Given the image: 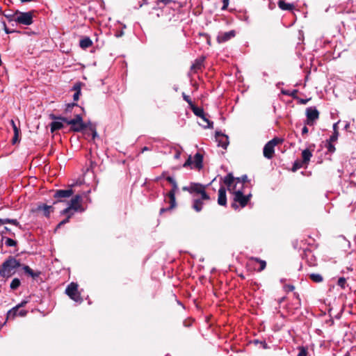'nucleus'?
Returning <instances> with one entry per match:
<instances>
[{
	"label": "nucleus",
	"mask_w": 356,
	"mask_h": 356,
	"mask_svg": "<svg viewBox=\"0 0 356 356\" xmlns=\"http://www.w3.org/2000/svg\"><path fill=\"white\" fill-rule=\"evenodd\" d=\"M346 284V278L343 277H339L337 281V285L339 286L340 287H341L342 289H345Z\"/></svg>",
	"instance_id": "44"
},
{
	"label": "nucleus",
	"mask_w": 356,
	"mask_h": 356,
	"mask_svg": "<svg viewBox=\"0 0 356 356\" xmlns=\"http://www.w3.org/2000/svg\"><path fill=\"white\" fill-rule=\"evenodd\" d=\"M65 293L74 301L81 302L83 301L80 293L78 291V284L75 282H71L65 289Z\"/></svg>",
	"instance_id": "8"
},
{
	"label": "nucleus",
	"mask_w": 356,
	"mask_h": 356,
	"mask_svg": "<svg viewBox=\"0 0 356 356\" xmlns=\"http://www.w3.org/2000/svg\"><path fill=\"white\" fill-rule=\"evenodd\" d=\"M71 125L70 131L74 132H80L87 128L86 124H69Z\"/></svg>",
	"instance_id": "26"
},
{
	"label": "nucleus",
	"mask_w": 356,
	"mask_h": 356,
	"mask_svg": "<svg viewBox=\"0 0 356 356\" xmlns=\"http://www.w3.org/2000/svg\"><path fill=\"white\" fill-rule=\"evenodd\" d=\"M92 45V41L89 37H84L79 42V46L81 48L86 49Z\"/></svg>",
	"instance_id": "24"
},
{
	"label": "nucleus",
	"mask_w": 356,
	"mask_h": 356,
	"mask_svg": "<svg viewBox=\"0 0 356 356\" xmlns=\"http://www.w3.org/2000/svg\"><path fill=\"white\" fill-rule=\"evenodd\" d=\"M28 300H22L20 303L13 307L7 312V319H14L16 316H25L27 314V311L25 309H20L24 307Z\"/></svg>",
	"instance_id": "6"
},
{
	"label": "nucleus",
	"mask_w": 356,
	"mask_h": 356,
	"mask_svg": "<svg viewBox=\"0 0 356 356\" xmlns=\"http://www.w3.org/2000/svg\"><path fill=\"white\" fill-rule=\"evenodd\" d=\"M3 29H4V31H5V32H6V33H7V34L13 33H20L19 31H16V30H10V29H9L6 26V22H3Z\"/></svg>",
	"instance_id": "48"
},
{
	"label": "nucleus",
	"mask_w": 356,
	"mask_h": 356,
	"mask_svg": "<svg viewBox=\"0 0 356 356\" xmlns=\"http://www.w3.org/2000/svg\"><path fill=\"white\" fill-rule=\"evenodd\" d=\"M174 208H170V205L168 207H166V208L163 207V208H161L160 209L159 214L162 215L163 213H165L166 211H171Z\"/></svg>",
	"instance_id": "52"
},
{
	"label": "nucleus",
	"mask_w": 356,
	"mask_h": 356,
	"mask_svg": "<svg viewBox=\"0 0 356 356\" xmlns=\"http://www.w3.org/2000/svg\"><path fill=\"white\" fill-rule=\"evenodd\" d=\"M1 15H3L9 22H15L17 17L16 11L13 13H5L2 11V13Z\"/></svg>",
	"instance_id": "33"
},
{
	"label": "nucleus",
	"mask_w": 356,
	"mask_h": 356,
	"mask_svg": "<svg viewBox=\"0 0 356 356\" xmlns=\"http://www.w3.org/2000/svg\"><path fill=\"white\" fill-rule=\"evenodd\" d=\"M253 343L254 344H259L261 345V346L262 347V348L264 349H268L269 347L267 344V343L266 342V341H260V340H258V339H255L253 341Z\"/></svg>",
	"instance_id": "42"
},
{
	"label": "nucleus",
	"mask_w": 356,
	"mask_h": 356,
	"mask_svg": "<svg viewBox=\"0 0 356 356\" xmlns=\"http://www.w3.org/2000/svg\"><path fill=\"white\" fill-rule=\"evenodd\" d=\"M37 210L42 211L44 216L47 218H49L50 213L54 211V207L52 206H48L45 204H40L38 206Z\"/></svg>",
	"instance_id": "16"
},
{
	"label": "nucleus",
	"mask_w": 356,
	"mask_h": 356,
	"mask_svg": "<svg viewBox=\"0 0 356 356\" xmlns=\"http://www.w3.org/2000/svg\"><path fill=\"white\" fill-rule=\"evenodd\" d=\"M303 166L307 167V165L305 163H302V160H296L293 163L292 170L295 172Z\"/></svg>",
	"instance_id": "34"
},
{
	"label": "nucleus",
	"mask_w": 356,
	"mask_h": 356,
	"mask_svg": "<svg viewBox=\"0 0 356 356\" xmlns=\"http://www.w3.org/2000/svg\"><path fill=\"white\" fill-rule=\"evenodd\" d=\"M299 353L298 354V356H307V349L304 346H300L298 347Z\"/></svg>",
	"instance_id": "43"
},
{
	"label": "nucleus",
	"mask_w": 356,
	"mask_h": 356,
	"mask_svg": "<svg viewBox=\"0 0 356 356\" xmlns=\"http://www.w3.org/2000/svg\"><path fill=\"white\" fill-rule=\"evenodd\" d=\"M49 118L51 120H53L54 121L62 120V121H64L65 123H66V121H67V118L63 117L61 115H56L54 114H50L49 115Z\"/></svg>",
	"instance_id": "40"
},
{
	"label": "nucleus",
	"mask_w": 356,
	"mask_h": 356,
	"mask_svg": "<svg viewBox=\"0 0 356 356\" xmlns=\"http://www.w3.org/2000/svg\"><path fill=\"white\" fill-rule=\"evenodd\" d=\"M90 129L92 132V138L95 139L96 137H97V133L96 129L95 127H91L90 128Z\"/></svg>",
	"instance_id": "59"
},
{
	"label": "nucleus",
	"mask_w": 356,
	"mask_h": 356,
	"mask_svg": "<svg viewBox=\"0 0 356 356\" xmlns=\"http://www.w3.org/2000/svg\"><path fill=\"white\" fill-rule=\"evenodd\" d=\"M18 141H19V135L14 134V136L12 140L13 144H15Z\"/></svg>",
	"instance_id": "60"
},
{
	"label": "nucleus",
	"mask_w": 356,
	"mask_h": 356,
	"mask_svg": "<svg viewBox=\"0 0 356 356\" xmlns=\"http://www.w3.org/2000/svg\"><path fill=\"white\" fill-rule=\"evenodd\" d=\"M325 146H326V147L327 149V151L329 152H330V153L334 152L336 149H335L334 145L332 144V143L327 141V143H326Z\"/></svg>",
	"instance_id": "46"
},
{
	"label": "nucleus",
	"mask_w": 356,
	"mask_h": 356,
	"mask_svg": "<svg viewBox=\"0 0 356 356\" xmlns=\"http://www.w3.org/2000/svg\"><path fill=\"white\" fill-rule=\"evenodd\" d=\"M73 90L75 91L73 95L74 101H78L79 96L81 95V83H77L73 86Z\"/></svg>",
	"instance_id": "30"
},
{
	"label": "nucleus",
	"mask_w": 356,
	"mask_h": 356,
	"mask_svg": "<svg viewBox=\"0 0 356 356\" xmlns=\"http://www.w3.org/2000/svg\"><path fill=\"white\" fill-rule=\"evenodd\" d=\"M13 131H14V134L15 135H19V131H20L19 128H18V127L15 128V129H13Z\"/></svg>",
	"instance_id": "64"
},
{
	"label": "nucleus",
	"mask_w": 356,
	"mask_h": 356,
	"mask_svg": "<svg viewBox=\"0 0 356 356\" xmlns=\"http://www.w3.org/2000/svg\"><path fill=\"white\" fill-rule=\"evenodd\" d=\"M171 2V0H157L156 1V6L153 7V9H157L159 7L161 3H163L164 6L170 3Z\"/></svg>",
	"instance_id": "41"
},
{
	"label": "nucleus",
	"mask_w": 356,
	"mask_h": 356,
	"mask_svg": "<svg viewBox=\"0 0 356 356\" xmlns=\"http://www.w3.org/2000/svg\"><path fill=\"white\" fill-rule=\"evenodd\" d=\"M298 102L299 104H306L308 101L309 100V99H301V98H299L298 99H296Z\"/></svg>",
	"instance_id": "55"
},
{
	"label": "nucleus",
	"mask_w": 356,
	"mask_h": 356,
	"mask_svg": "<svg viewBox=\"0 0 356 356\" xmlns=\"http://www.w3.org/2000/svg\"><path fill=\"white\" fill-rule=\"evenodd\" d=\"M191 110L196 116L202 118L207 123V124L202 125L204 129H212L213 127V122L209 120L208 114L204 113L202 108L193 106Z\"/></svg>",
	"instance_id": "9"
},
{
	"label": "nucleus",
	"mask_w": 356,
	"mask_h": 356,
	"mask_svg": "<svg viewBox=\"0 0 356 356\" xmlns=\"http://www.w3.org/2000/svg\"><path fill=\"white\" fill-rule=\"evenodd\" d=\"M74 193V191L72 188L66 189V190H57L55 191L54 194V197L58 200V202H61L63 198H67L72 196Z\"/></svg>",
	"instance_id": "14"
},
{
	"label": "nucleus",
	"mask_w": 356,
	"mask_h": 356,
	"mask_svg": "<svg viewBox=\"0 0 356 356\" xmlns=\"http://www.w3.org/2000/svg\"><path fill=\"white\" fill-rule=\"evenodd\" d=\"M85 124L83 121V117L81 114H76L73 119L67 118L66 124Z\"/></svg>",
	"instance_id": "25"
},
{
	"label": "nucleus",
	"mask_w": 356,
	"mask_h": 356,
	"mask_svg": "<svg viewBox=\"0 0 356 356\" xmlns=\"http://www.w3.org/2000/svg\"><path fill=\"white\" fill-rule=\"evenodd\" d=\"M177 191H170L165 196L168 197L170 200L169 202L170 204V208H175L177 206L176 197L175 195Z\"/></svg>",
	"instance_id": "23"
},
{
	"label": "nucleus",
	"mask_w": 356,
	"mask_h": 356,
	"mask_svg": "<svg viewBox=\"0 0 356 356\" xmlns=\"http://www.w3.org/2000/svg\"><path fill=\"white\" fill-rule=\"evenodd\" d=\"M307 120L305 124L313 126L316 120L319 118V112L315 106H310L306 109Z\"/></svg>",
	"instance_id": "10"
},
{
	"label": "nucleus",
	"mask_w": 356,
	"mask_h": 356,
	"mask_svg": "<svg viewBox=\"0 0 356 356\" xmlns=\"http://www.w3.org/2000/svg\"><path fill=\"white\" fill-rule=\"evenodd\" d=\"M235 179H236V185L234 186V187L233 188H236V185H237L238 184H241V188H243V184H244L245 182H247V181H248V176H247L246 175H243V176H242V177H236V178H235Z\"/></svg>",
	"instance_id": "36"
},
{
	"label": "nucleus",
	"mask_w": 356,
	"mask_h": 356,
	"mask_svg": "<svg viewBox=\"0 0 356 356\" xmlns=\"http://www.w3.org/2000/svg\"><path fill=\"white\" fill-rule=\"evenodd\" d=\"M232 190H233V193L234 195V202L232 203L231 207L233 209H236L238 208V205L236 204V202H238L241 207H245L250 200L251 194L245 195L243 194V191L242 188H239L238 190H236V188H233Z\"/></svg>",
	"instance_id": "3"
},
{
	"label": "nucleus",
	"mask_w": 356,
	"mask_h": 356,
	"mask_svg": "<svg viewBox=\"0 0 356 356\" xmlns=\"http://www.w3.org/2000/svg\"><path fill=\"white\" fill-rule=\"evenodd\" d=\"M10 218H0V225L10 223Z\"/></svg>",
	"instance_id": "58"
},
{
	"label": "nucleus",
	"mask_w": 356,
	"mask_h": 356,
	"mask_svg": "<svg viewBox=\"0 0 356 356\" xmlns=\"http://www.w3.org/2000/svg\"><path fill=\"white\" fill-rule=\"evenodd\" d=\"M181 152L179 149H176L175 154L174 155V159H179L181 156Z\"/></svg>",
	"instance_id": "56"
},
{
	"label": "nucleus",
	"mask_w": 356,
	"mask_h": 356,
	"mask_svg": "<svg viewBox=\"0 0 356 356\" xmlns=\"http://www.w3.org/2000/svg\"><path fill=\"white\" fill-rule=\"evenodd\" d=\"M282 142V139L277 137L268 141L264 147V156L268 159H272L274 155L275 145L281 143Z\"/></svg>",
	"instance_id": "5"
},
{
	"label": "nucleus",
	"mask_w": 356,
	"mask_h": 356,
	"mask_svg": "<svg viewBox=\"0 0 356 356\" xmlns=\"http://www.w3.org/2000/svg\"><path fill=\"white\" fill-rule=\"evenodd\" d=\"M304 254L309 266H314L316 265V259L310 250H305Z\"/></svg>",
	"instance_id": "19"
},
{
	"label": "nucleus",
	"mask_w": 356,
	"mask_h": 356,
	"mask_svg": "<svg viewBox=\"0 0 356 356\" xmlns=\"http://www.w3.org/2000/svg\"><path fill=\"white\" fill-rule=\"evenodd\" d=\"M21 268L24 270L25 273H26L29 276L31 277L33 279L38 277L41 273L40 271L35 272L29 266L22 264Z\"/></svg>",
	"instance_id": "17"
},
{
	"label": "nucleus",
	"mask_w": 356,
	"mask_h": 356,
	"mask_svg": "<svg viewBox=\"0 0 356 356\" xmlns=\"http://www.w3.org/2000/svg\"><path fill=\"white\" fill-rule=\"evenodd\" d=\"M204 57H201L195 60L194 63L191 66V70L196 72L200 70L204 65Z\"/></svg>",
	"instance_id": "18"
},
{
	"label": "nucleus",
	"mask_w": 356,
	"mask_h": 356,
	"mask_svg": "<svg viewBox=\"0 0 356 356\" xmlns=\"http://www.w3.org/2000/svg\"><path fill=\"white\" fill-rule=\"evenodd\" d=\"M166 174H167V172H166V171H163V172H162V174L161 175V176L157 177L155 179V181H159L160 179H161L162 178H165V177H165Z\"/></svg>",
	"instance_id": "57"
},
{
	"label": "nucleus",
	"mask_w": 356,
	"mask_h": 356,
	"mask_svg": "<svg viewBox=\"0 0 356 356\" xmlns=\"http://www.w3.org/2000/svg\"><path fill=\"white\" fill-rule=\"evenodd\" d=\"M123 35H124V31H118V32L115 33V36H116L117 38L122 37Z\"/></svg>",
	"instance_id": "62"
},
{
	"label": "nucleus",
	"mask_w": 356,
	"mask_h": 356,
	"mask_svg": "<svg viewBox=\"0 0 356 356\" xmlns=\"http://www.w3.org/2000/svg\"><path fill=\"white\" fill-rule=\"evenodd\" d=\"M340 121H338L337 122L334 123L333 124V131L334 132H335V131H338V124L339 123Z\"/></svg>",
	"instance_id": "63"
},
{
	"label": "nucleus",
	"mask_w": 356,
	"mask_h": 356,
	"mask_svg": "<svg viewBox=\"0 0 356 356\" xmlns=\"http://www.w3.org/2000/svg\"><path fill=\"white\" fill-rule=\"evenodd\" d=\"M63 122H65L62 121V120H57V121L51 122L49 124L50 129H51V132L54 133L56 131L63 129L64 127Z\"/></svg>",
	"instance_id": "20"
},
{
	"label": "nucleus",
	"mask_w": 356,
	"mask_h": 356,
	"mask_svg": "<svg viewBox=\"0 0 356 356\" xmlns=\"http://www.w3.org/2000/svg\"><path fill=\"white\" fill-rule=\"evenodd\" d=\"M0 234L2 236H3V234H8L11 236H15V234L13 232H12L11 230L9 228H8L7 227H5L3 228V229L1 232Z\"/></svg>",
	"instance_id": "49"
},
{
	"label": "nucleus",
	"mask_w": 356,
	"mask_h": 356,
	"mask_svg": "<svg viewBox=\"0 0 356 356\" xmlns=\"http://www.w3.org/2000/svg\"><path fill=\"white\" fill-rule=\"evenodd\" d=\"M277 6L282 10H292L294 8L293 3H286L284 0H280L277 3Z\"/></svg>",
	"instance_id": "21"
},
{
	"label": "nucleus",
	"mask_w": 356,
	"mask_h": 356,
	"mask_svg": "<svg viewBox=\"0 0 356 356\" xmlns=\"http://www.w3.org/2000/svg\"><path fill=\"white\" fill-rule=\"evenodd\" d=\"M218 204L220 206H226L227 204L226 189L222 186L218 190Z\"/></svg>",
	"instance_id": "15"
},
{
	"label": "nucleus",
	"mask_w": 356,
	"mask_h": 356,
	"mask_svg": "<svg viewBox=\"0 0 356 356\" xmlns=\"http://www.w3.org/2000/svg\"><path fill=\"white\" fill-rule=\"evenodd\" d=\"M251 260L258 262L260 264L259 268L257 270L259 272L264 270L266 267V262L264 260L258 257H252Z\"/></svg>",
	"instance_id": "32"
},
{
	"label": "nucleus",
	"mask_w": 356,
	"mask_h": 356,
	"mask_svg": "<svg viewBox=\"0 0 356 356\" xmlns=\"http://www.w3.org/2000/svg\"><path fill=\"white\" fill-rule=\"evenodd\" d=\"M71 210H73L70 206H68L67 208L64 209L63 210H62L60 213V215H67V216L70 214L71 213H72L71 211Z\"/></svg>",
	"instance_id": "50"
},
{
	"label": "nucleus",
	"mask_w": 356,
	"mask_h": 356,
	"mask_svg": "<svg viewBox=\"0 0 356 356\" xmlns=\"http://www.w3.org/2000/svg\"><path fill=\"white\" fill-rule=\"evenodd\" d=\"M235 36H236V31L234 30H231L227 32L221 31V32L218 33L217 38H216V40L218 43H224V42L229 41V40L234 38Z\"/></svg>",
	"instance_id": "13"
},
{
	"label": "nucleus",
	"mask_w": 356,
	"mask_h": 356,
	"mask_svg": "<svg viewBox=\"0 0 356 356\" xmlns=\"http://www.w3.org/2000/svg\"><path fill=\"white\" fill-rule=\"evenodd\" d=\"M339 136V132L338 131H335V132H333L332 135L330 137L329 140L327 141L333 143L335 142Z\"/></svg>",
	"instance_id": "47"
},
{
	"label": "nucleus",
	"mask_w": 356,
	"mask_h": 356,
	"mask_svg": "<svg viewBox=\"0 0 356 356\" xmlns=\"http://www.w3.org/2000/svg\"><path fill=\"white\" fill-rule=\"evenodd\" d=\"M281 92L284 95L291 97L294 99H298V97L297 96L298 90L296 89H293L292 90L282 89Z\"/></svg>",
	"instance_id": "28"
},
{
	"label": "nucleus",
	"mask_w": 356,
	"mask_h": 356,
	"mask_svg": "<svg viewBox=\"0 0 356 356\" xmlns=\"http://www.w3.org/2000/svg\"><path fill=\"white\" fill-rule=\"evenodd\" d=\"M21 284V282L18 278H14L10 284V287L12 290H16Z\"/></svg>",
	"instance_id": "37"
},
{
	"label": "nucleus",
	"mask_w": 356,
	"mask_h": 356,
	"mask_svg": "<svg viewBox=\"0 0 356 356\" xmlns=\"http://www.w3.org/2000/svg\"><path fill=\"white\" fill-rule=\"evenodd\" d=\"M74 107H79L78 106V104H76V103H71V104H67L66 105V108L65 109V113H72V111H73V108Z\"/></svg>",
	"instance_id": "39"
},
{
	"label": "nucleus",
	"mask_w": 356,
	"mask_h": 356,
	"mask_svg": "<svg viewBox=\"0 0 356 356\" xmlns=\"http://www.w3.org/2000/svg\"><path fill=\"white\" fill-rule=\"evenodd\" d=\"M194 164V167L198 170H200L203 167V155L200 152H197L194 157L193 161L192 160L191 156H189L188 159L185 161V163L182 165L183 168H192V165Z\"/></svg>",
	"instance_id": "7"
},
{
	"label": "nucleus",
	"mask_w": 356,
	"mask_h": 356,
	"mask_svg": "<svg viewBox=\"0 0 356 356\" xmlns=\"http://www.w3.org/2000/svg\"><path fill=\"white\" fill-rule=\"evenodd\" d=\"M309 130L307 126H304L302 129V135L304 136L308 133Z\"/></svg>",
	"instance_id": "61"
},
{
	"label": "nucleus",
	"mask_w": 356,
	"mask_h": 356,
	"mask_svg": "<svg viewBox=\"0 0 356 356\" xmlns=\"http://www.w3.org/2000/svg\"><path fill=\"white\" fill-rule=\"evenodd\" d=\"M309 277L315 283H321L323 281V276L318 273H311Z\"/></svg>",
	"instance_id": "31"
},
{
	"label": "nucleus",
	"mask_w": 356,
	"mask_h": 356,
	"mask_svg": "<svg viewBox=\"0 0 356 356\" xmlns=\"http://www.w3.org/2000/svg\"><path fill=\"white\" fill-rule=\"evenodd\" d=\"M3 240H5V244L8 247L16 246L17 244L16 241L10 238L2 236L1 241H3Z\"/></svg>",
	"instance_id": "35"
},
{
	"label": "nucleus",
	"mask_w": 356,
	"mask_h": 356,
	"mask_svg": "<svg viewBox=\"0 0 356 356\" xmlns=\"http://www.w3.org/2000/svg\"><path fill=\"white\" fill-rule=\"evenodd\" d=\"M74 215V213H71L69 214L64 220L60 221L56 226V230L59 229L61 226L64 225L65 224L67 223L70 220V218Z\"/></svg>",
	"instance_id": "38"
},
{
	"label": "nucleus",
	"mask_w": 356,
	"mask_h": 356,
	"mask_svg": "<svg viewBox=\"0 0 356 356\" xmlns=\"http://www.w3.org/2000/svg\"><path fill=\"white\" fill-rule=\"evenodd\" d=\"M34 10L29 12H21L18 10H16L17 17L15 23L25 26H29L33 23V14Z\"/></svg>",
	"instance_id": "4"
},
{
	"label": "nucleus",
	"mask_w": 356,
	"mask_h": 356,
	"mask_svg": "<svg viewBox=\"0 0 356 356\" xmlns=\"http://www.w3.org/2000/svg\"><path fill=\"white\" fill-rule=\"evenodd\" d=\"M236 181L235 177H234L232 173L227 174L224 177V183L225 185L227 186L228 188H230L232 185L234 184V181ZM230 190V188H229Z\"/></svg>",
	"instance_id": "27"
},
{
	"label": "nucleus",
	"mask_w": 356,
	"mask_h": 356,
	"mask_svg": "<svg viewBox=\"0 0 356 356\" xmlns=\"http://www.w3.org/2000/svg\"><path fill=\"white\" fill-rule=\"evenodd\" d=\"M216 141L218 143V147H222L226 149L229 145V138L227 135L222 134L221 131H216Z\"/></svg>",
	"instance_id": "12"
},
{
	"label": "nucleus",
	"mask_w": 356,
	"mask_h": 356,
	"mask_svg": "<svg viewBox=\"0 0 356 356\" xmlns=\"http://www.w3.org/2000/svg\"><path fill=\"white\" fill-rule=\"evenodd\" d=\"M209 184H202L197 182H190L188 186L182 187V191L189 193L193 197L192 209L196 212H200L206 202H209L211 199L207 193L206 189Z\"/></svg>",
	"instance_id": "1"
},
{
	"label": "nucleus",
	"mask_w": 356,
	"mask_h": 356,
	"mask_svg": "<svg viewBox=\"0 0 356 356\" xmlns=\"http://www.w3.org/2000/svg\"><path fill=\"white\" fill-rule=\"evenodd\" d=\"M312 157V153L309 149H305L302 152V163H305L307 165Z\"/></svg>",
	"instance_id": "22"
},
{
	"label": "nucleus",
	"mask_w": 356,
	"mask_h": 356,
	"mask_svg": "<svg viewBox=\"0 0 356 356\" xmlns=\"http://www.w3.org/2000/svg\"><path fill=\"white\" fill-rule=\"evenodd\" d=\"M165 179L166 181H168L172 186V188L170 190V191H179V188H178V184H177V181L175 179L174 177H171V176H167L165 177Z\"/></svg>",
	"instance_id": "29"
},
{
	"label": "nucleus",
	"mask_w": 356,
	"mask_h": 356,
	"mask_svg": "<svg viewBox=\"0 0 356 356\" xmlns=\"http://www.w3.org/2000/svg\"><path fill=\"white\" fill-rule=\"evenodd\" d=\"M284 289L286 292H290L295 289V286L292 284H286L284 286Z\"/></svg>",
	"instance_id": "51"
},
{
	"label": "nucleus",
	"mask_w": 356,
	"mask_h": 356,
	"mask_svg": "<svg viewBox=\"0 0 356 356\" xmlns=\"http://www.w3.org/2000/svg\"><path fill=\"white\" fill-rule=\"evenodd\" d=\"M182 97L184 101H186L190 106L191 109H192L193 106H195L193 102L191 101L190 97L186 95L185 93L182 94Z\"/></svg>",
	"instance_id": "45"
},
{
	"label": "nucleus",
	"mask_w": 356,
	"mask_h": 356,
	"mask_svg": "<svg viewBox=\"0 0 356 356\" xmlns=\"http://www.w3.org/2000/svg\"><path fill=\"white\" fill-rule=\"evenodd\" d=\"M10 224L21 227V225L17 219H10Z\"/></svg>",
	"instance_id": "54"
},
{
	"label": "nucleus",
	"mask_w": 356,
	"mask_h": 356,
	"mask_svg": "<svg viewBox=\"0 0 356 356\" xmlns=\"http://www.w3.org/2000/svg\"><path fill=\"white\" fill-rule=\"evenodd\" d=\"M229 6V0H222V6L221 10H225L227 9V7Z\"/></svg>",
	"instance_id": "53"
},
{
	"label": "nucleus",
	"mask_w": 356,
	"mask_h": 356,
	"mask_svg": "<svg viewBox=\"0 0 356 356\" xmlns=\"http://www.w3.org/2000/svg\"><path fill=\"white\" fill-rule=\"evenodd\" d=\"M82 199L81 195H74L70 200L69 206L75 211L83 212L85 209L81 204Z\"/></svg>",
	"instance_id": "11"
},
{
	"label": "nucleus",
	"mask_w": 356,
	"mask_h": 356,
	"mask_svg": "<svg viewBox=\"0 0 356 356\" xmlns=\"http://www.w3.org/2000/svg\"><path fill=\"white\" fill-rule=\"evenodd\" d=\"M22 263L13 256H9L0 266V277L7 280L15 274Z\"/></svg>",
	"instance_id": "2"
}]
</instances>
